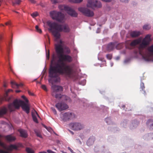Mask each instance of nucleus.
<instances>
[{
    "mask_svg": "<svg viewBox=\"0 0 153 153\" xmlns=\"http://www.w3.org/2000/svg\"><path fill=\"white\" fill-rule=\"evenodd\" d=\"M56 52L58 58L54 54L52 55L49 70V76L51 78L56 77L59 74H64L70 76L73 73L72 67L66 64V62H70L73 59L70 56L63 54V50L61 47H57Z\"/></svg>",
    "mask_w": 153,
    "mask_h": 153,
    "instance_id": "f257e3e1",
    "label": "nucleus"
},
{
    "mask_svg": "<svg viewBox=\"0 0 153 153\" xmlns=\"http://www.w3.org/2000/svg\"><path fill=\"white\" fill-rule=\"evenodd\" d=\"M47 23L49 27L48 30L52 33L54 37L55 41L61 40L60 32L68 33L70 31V27L67 24L59 25L50 21H48Z\"/></svg>",
    "mask_w": 153,
    "mask_h": 153,
    "instance_id": "f03ea898",
    "label": "nucleus"
},
{
    "mask_svg": "<svg viewBox=\"0 0 153 153\" xmlns=\"http://www.w3.org/2000/svg\"><path fill=\"white\" fill-rule=\"evenodd\" d=\"M25 101H23L20 100H15L13 103L10 104L8 106V109L10 111L14 110L16 109H18L21 106L22 108L27 114L30 112V106L28 104V101L24 95L22 96Z\"/></svg>",
    "mask_w": 153,
    "mask_h": 153,
    "instance_id": "7ed1b4c3",
    "label": "nucleus"
},
{
    "mask_svg": "<svg viewBox=\"0 0 153 153\" xmlns=\"http://www.w3.org/2000/svg\"><path fill=\"white\" fill-rule=\"evenodd\" d=\"M53 91L52 94L53 96L57 99H61L62 100H68L70 98L68 97L65 95H62L60 94H58L59 92L62 91V88L59 86L53 85L51 87Z\"/></svg>",
    "mask_w": 153,
    "mask_h": 153,
    "instance_id": "20e7f679",
    "label": "nucleus"
},
{
    "mask_svg": "<svg viewBox=\"0 0 153 153\" xmlns=\"http://www.w3.org/2000/svg\"><path fill=\"white\" fill-rule=\"evenodd\" d=\"M141 56L145 61H153V44L148 48L147 51H143Z\"/></svg>",
    "mask_w": 153,
    "mask_h": 153,
    "instance_id": "39448f33",
    "label": "nucleus"
},
{
    "mask_svg": "<svg viewBox=\"0 0 153 153\" xmlns=\"http://www.w3.org/2000/svg\"><path fill=\"white\" fill-rule=\"evenodd\" d=\"M50 15L52 18L59 22H64V16L61 12L53 11L50 12Z\"/></svg>",
    "mask_w": 153,
    "mask_h": 153,
    "instance_id": "423d86ee",
    "label": "nucleus"
},
{
    "mask_svg": "<svg viewBox=\"0 0 153 153\" xmlns=\"http://www.w3.org/2000/svg\"><path fill=\"white\" fill-rule=\"evenodd\" d=\"M151 37V34H148L146 35L143 39H141V42L140 44V48H144L149 45L152 40Z\"/></svg>",
    "mask_w": 153,
    "mask_h": 153,
    "instance_id": "0eeeda50",
    "label": "nucleus"
},
{
    "mask_svg": "<svg viewBox=\"0 0 153 153\" xmlns=\"http://www.w3.org/2000/svg\"><path fill=\"white\" fill-rule=\"evenodd\" d=\"M69 126L73 130L79 131L84 128V126L82 124L78 122L72 123L69 124Z\"/></svg>",
    "mask_w": 153,
    "mask_h": 153,
    "instance_id": "6e6552de",
    "label": "nucleus"
},
{
    "mask_svg": "<svg viewBox=\"0 0 153 153\" xmlns=\"http://www.w3.org/2000/svg\"><path fill=\"white\" fill-rule=\"evenodd\" d=\"M74 114L70 112H66L61 114L60 118L63 121H67L69 120L73 119L75 117Z\"/></svg>",
    "mask_w": 153,
    "mask_h": 153,
    "instance_id": "1a4fd4ad",
    "label": "nucleus"
},
{
    "mask_svg": "<svg viewBox=\"0 0 153 153\" xmlns=\"http://www.w3.org/2000/svg\"><path fill=\"white\" fill-rule=\"evenodd\" d=\"M55 41L56 42V43L55 45L56 51L57 47H61L63 50V54L64 52L67 54H69L70 53V49L67 47H64L63 42L61 40H58L57 41Z\"/></svg>",
    "mask_w": 153,
    "mask_h": 153,
    "instance_id": "9d476101",
    "label": "nucleus"
},
{
    "mask_svg": "<svg viewBox=\"0 0 153 153\" xmlns=\"http://www.w3.org/2000/svg\"><path fill=\"white\" fill-rule=\"evenodd\" d=\"M78 10L84 15L88 17H92L94 14V12L92 11L85 7H79L78 8Z\"/></svg>",
    "mask_w": 153,
    "mask_h": 153,
    "instance_id": "9b49d317",
    "label": "nucleus"
},
{
    "mask_svg": "<svg viewBox=\"0 0 153 153\" xmlns=\"http://www.w3.org/2000/svg\"><path fill=\"white\" fill-rule=\"evenodd\" d=\"M87 5L88 7L93 8L94 7H101L102 4L100 1L95 0H89Z\"/></svg>",
    "mask_w": 153,
    "mask_h": 153,
    "instance_id": "f8f14e48",
    "label": "nucleus"
},
{
    "mask_svg": "<svg viewBox=\"0 0 153 153\" xmlns=\"http://www.w3.org/2000/svg\"><path fill=\"white\" fill-rule=\"evenodd\" d=\"M141 42V38H139L133 40L130 44V45L131 46H134L137 45H139V52H135L134 53L136 54L137 53L140 55H141V54H142V52L143 51L142 49H143V48H140V44Z\"/></svg>",
    "mask_w": 153,
    "mask_h": 153,
    "instance_id": "ddd939ff",
    "label": "nucleus"
},
{
    "mask_svg": "<svg viewBox=\"0 0 153 153\" xmlns=\"http://www.w3.org/2000/svg\"><path fill=\"white\" fill-rule=\"evenodd\" d=\"M55 106L60 111L66 110L68 108V105L63 102H59L56 104Z\"/></svg>",
    "mask_w": 153,
    "mask_h": 153,
    "instance_id": "4468645a",
    "label": "nucleus"
},
{
    "mask_svg": "<svg viewBox=\"0 0 153 153\" xmlns=\"http://www.w3.org/2000/svg\"><path fill=\"white\" fill-rule=\"evenodd\" d=\"M66 12L70 16L76 17L77 16V13L76 11L72 9L71 7H68Z\"/></svg>",
    "mask_w": 153,
    "mask_h": 153,
    "instance_id": "2eb2a0df",
    "label": "nucleus"
},
{
    "mask_svg": "<svg viewBox=\"0 0 153 153\" xmlns=\"http://www.w3.org/2000/svg\"><path fill=\"white\" fill-rule=\"evenodd\" d=\"M32 117L33 121L36 123H38V121L37 119V117H40L37 112L35 111H33L32 113Z\"/></svg>",
    "mask_w": 153,
    "mask_h": 153,
    "instance_id": "dca6fc26",
    "label": "nucleus"
},
{
    "mask_svg": "<svg viewBox=\"0 0 153 153\" xmlns=\"http://www.w3.org/2000/svg\"><path fill=\"white\" fill-rule=\"evenodd\" d=\"M9 142H12L14 141L16 138L11 135H9L4 137Z\"/></svg>",
    "mask_w": 153,
    "mask_h": 153,
    "instance_id": "f3484780",
    "label": "nucleus"
},
{
    "mask_svg": "<svg viewBox=\"0 0 153 153\" xmlns=\"http://www.w3.org/2000/svg\"><path fill=\"white\" fill-rule=\"evenodd\" d=\"M116 46L115 43H111L108 45L107 49L109 51L112 50Z\"/></svg>",
    "mask_w": 153,
    "mask_h": 153,
    "instance_id": "a211bd4d",
    "label": "nucleus"
},
{
    "mask_svg": "<svg viewBox=\"0 0 153 153\" xmlns=\"http://www.w3.org/2000/svg\"><path fill=\"white\" fill-rule=\"evenodd\" d=\"M11 84L12 87L15 88H18L19 87L21 86L22 85V84L20 83V84H18L14 81H11Z\"/></svg>",
    "mask_w": 153,
    "mask_h": 153,
    "instance_id": "6ab92c4d",
    "label": "nucleus"
},
{
    "mask_svg": "<svg viewBox=\"0 0 153 153\" xmlns=\"http://www.w3.org/2000/svg\"><path fill=\"white\" fill-rule=\"evenodd\" d=\"M19 131L21 137H27V134L26 131L22 129H19Z\"/></svg>",
    "mask_w": 153,
    "mask_h": 153,
    "instance_id": "aec40b11",
    "label": "nucleus"
},
{
    "mask_svg": "<svg viewBox=\"0 0 153 153\" xmlns=\"http://www.w3.org/2000/svg\"><path fill=\"white\" fill-rule=\"evenodd\" d=\"M141 34V33L139 31H133L131 32L130 35L132 37H136L138 36Z\"/></svg>",
    "mask_w": 153,
    "mask_h": 153,
    "instance_id": "412c9836",
    "label": "nucleus"
},
{
    "mask_svg": "<svg viewBox=\"0 0 153 153\" xmlns=\"http://www.w3.org/2000/svg\"><path fill=\"white\" fill-rule=\"evenodd\" d=\"M7 111V108L3 107L2 108L0 109V117L5 114Z\"/></svg>",
    "mask_w": 153,
    "mask_h": 153,
    "instance_id": "4be33fe9",
    "label": "nucleus"
},
{
    "mask_svg": "<svg viewBox=\"0 0 153 153\" xmlns=\"http://www.w3.org/2000/svg\"><path fill=\"white\" fill-rule=\"evenodd\" d=\"M69 7L63 5H59V9L61 10H65L66 12Z\"/></svg>",
    "mask_w": 153,
    "mask_h": 153,
    "instance_id": "5701e85b",
    "label": "nucleus"
},
{
    "mask_svg": "<svg viewBox=\"0 0 153 153\" xmlns=\"http://www.w3.org/2000/svg\"><path fill=\"white\" fill-rule=\"evenodd\" d=\"M94 143V140L93 138H90L88 140L87 144L88 145L90 146Z\"/></svg>",
    "mask_w": 153,
    "mask_h": 153,
    "instance_id": "b1692460",
    "label": "nucleus"
},
{
    "mask_svg": "<svg viewBox=\"0 0 153 153\" xmlns=\"http://www.w3.org/2000/svg\"><path fill=\"white\" fill-rule=\"evenodd\" d=\"M143 29L146 30H148L150 29L151 27L150 25L149 24H145L143 26Z\"/></svg>",
    "mask_w": 153,
    "mask_h": 153,
    "instance_id": "393cba45",
    "label": "nucleus"
},
{
    "mask_svg": "<svg viewBox=\"0 0 153 153\" xmlns=\"http://www.w3.org/2000/svg\"><path fill=\"white\" fill-rule=\"evenodd\" d=\"M147 124L148 126L152 128L153 126V120H148L147 123Z\"/></svg>",
    "mask_w": 153,
    "mask_h": 153,
    "instance_id": "a878e982",
    "label": "nucleus"
},
{
    "mask_svg": "<svg viewBox=\"0 0 153 153\" xmlns=\"http://www.w3.org/2000/svg\"><path fill=\"white\" fill-rule=\"evenodd\" d=\"M12 97H8L7 94V95L5 94L4 96V98L3 99V100H5L6 101H10V99Z\"/></svg>",
    "mask_w": 153,
    "mask_h": 153,
    "instance_id": "bb28decb",
    "label": "nucleus"
},
{
    "mask_svg": "<svg viewBox=\"0 0 153 153\" xmlns=\"http://www.w3.org/2000/svg\"><path fill=\"white\" fill-rule=\"evenodd\" d=\"M35 132L36 134V135L37 137L41 138H42V137L40 132L36 130H35Z\"/></svg>",
    "mask_w": 153,
    "mask_h": 153,
    "instance_id": "cd10ccee",
    "label": "nucleus"
},
{
    "mask_svg": "<svg viewBox=\"0 0 153 153\" xmlns=\"http://www.w3.org/2000/svg\"><path fill=\"white\" fill-rule=\"evenodd\" d=\"M26 150L28 153H34V152L33 150L29 148H26Z\"/></svg>",
    "mask_w": 153,
    "mask_h": 153,
    "instance_id": "c85d7f7f",
    "label": "nucleus"
},
{
    "mask_svg": "<svg viewBox=\"0 0 153 153\" xmlns=\"http://www.w3.org/2000/svg\"><path fill=\"white\" fill-rule=\"evenodd\" d=\"M35 28L37 31L38 32L40 33L42 32L40 28H39L38 26L37 25L36 26Z\"/></svg>",
    "mask_w": 153,
    "mask_h": 153,
    "instance_id": "c756f323",
    "label": "nucleus"
},
{
    "mask_svg": "<svg viewBox=\"0 0 153 153\" xmlns=\"http://www.w3.org/2000/svg\"><path fill=\"white\" fill-rule=\"evenodd\" d=\"M44 126L45 128H46L47 129V130L48 131H49V132H52V130L51 127H47L46 126Z\"/></svg>",
    "mask_w": 153,
    "mask_h": 153,
    "instance_id": "7c9ffc66",
    "label": "nucleus"
},
{
    "mask_svg": "<svg viewBox=\"0 0 153 153\" xmlns=\"http://www.w3.org/2000/svg\"><path fill=\"white\" fill-rule=\"evenodd\" d=\"M50 1L53 4H56L59 2L58 0H50Z\"/></svg>",
    "mask_w": 153,
    "mask_h": 153,
    "instance_id": "2f4dec72",
    "label": "nucleus"
},
{
    "mask_svg": "<svg viewBox=\"0 0 153 153\" xmlns=\"http://www.w3.org/2000/svg\"><path fill=\"white\" fill-rule=\"evenodd\" d=\"M31 15L33 17L35 18L38 15V13L37 12H35L31 14Z\"/></svg>",
    "mask_w": 153,
    "mask_h": 153,
    "instance_id": "473e14b6",
    "label": "nucleus"
},
{
    "mask_svg": "<svg viewBox=\"0 0 153 153\" xmlns=\"http://www.w3.org/2000/svg\"><path fill=\"white\" fill-rule=\"evenodd\" d=\"M106 57L108 59H111L112 58V55L111 54H107L106 55Z\"/></svg>",
    "mask_w": 153,
    "mask_h": 153,
    "instance_id": "72a5a7b5",
    "label": "nucleus"
},
{
    "mask_svg": "<svg viewBox=\"0 0 153 153\" xmlns=\"http://www.w3.org/2000/svg\"><path fill=\"white\" fill-rule=\"evenodd\" d=\"M140 87L142 89V90H143L145 88V87L144 86V84L143 83L141 82L140 84Z\"/></svg>",
    "mask_w": 153,
    "mask_h": 153,
    "instance_id": "f704fd0d",
    "label": "nucleus"
},
{
    "mask_svg": "<svg viewBox=\"0 0 153 153\" xmlns=\"http://www.w3.org/2000/svg\"><path fill=\"white\" fill-rule=\"evenodd\" d=\"M106 122L108 124H109L110 122V120L109 118H106L105 119Z\"/></svg>",
    "mask_w": 153,
    "mask_h": 153,
    "instance_id": "c9c22d12",
    "label": "nucleus"
},
{
    "mask_svg": "<svg viewBox=\"0 0 153 153\" xmlns=\"http://www.w3.org/2000/svg\"><path fill=\"white\" fill-rule=\"evenodd\" d=\"M53 112L54 113V114H56V111L55 109V108H51Z\"/></svg>",
    "mask_w": 153,
    "mask_h": 153,
    "instance_id": "e433bc0d",
    "label": "nucleus"
},
{
    "mask_svg": "<svg viewBox=\"0 0 153 153\" xmlns=\"http://www.w3.org/2000/svg\"><path fill=\"white\" fill-rule=\"evenodd\" d=\"M42 88L45 91H47L46 87L45 85H42L41 86Z\"/></svg>",
    "mask_w": 153,
    "mask_h": 153,
    "instance_id": "4c0bfd02",
    "label": "nucleus"
},
{
    "mask_svg": "<svg viewBox=\"0 0 153 153\" xmlns=\"http://www.w3.org/2000/svg\"><path fill=\"white\" fill-rule=\"evenodd\" d=\"M47 152L48 153H56L55 152L51 150L50 149H48L47 150Z\"/></svg>",
    "mask_w": 153,
    "mask_h": 153,
    "instance_id": "58836bf2",
    "label": "nucleus"
},
{
    "mask_svg": "<svg viewBox=\"0 0 153 153\" xmlns=\"http://www.w3.org/2000/svg\"><path fill=\"white\" fill-rule=\"evenodd\" d=\"M83 0H75V3H79L82 1Z\"/></svg>",
    "mask_w": 153,
    "mask_h": 153,
    "instance_id": "ea45409f",
    "label": "nucleus"
},
{
    "mask_svg": "<svg viewBox=\"0 0 153 153\" xmlns=\"http://www.w3.org/2000/svg\"><path fill=\"white\" fill-rule=\"evenodd\" d=\"M10 91H12V90L10 89H8L7 91H5V94H6V95H7V94L8 93H9Z\"/></svg>",
    "mask_w": 153,
    "mask_h": 153,
    "instance_id": "a19ab883",
    "label": "nucleus"
},
{
    "mask_svg": "<svg viewBox=\"0 0 153 153\" xmlns=\"http://www.w3.org/2000/svg\"><path fill=\"white\" fill-rule=\"evenodd\" d=\"M76 142L78 143L81 144H82V143L81 142V141L79 139H76Z\"/></svg>",
    "mask_w": 153,
    "mask_h": 153,
    "instance_id": "79ce46f5",
    "label": "nucleus"
},
{
    "mask_svg": "<svg viewBox=\"0 0 153 153\" xmlns=\"http://www.w3.org/2000/svg\"><path fill=\"white\" fill-rule=\"evenodd\" d=\"M68 149L72 153H75V152H73V151L72 149L70 147H68Z\"/></svg>",
    "mask_w": 153,
    "mask_h": 153,
    "instance_id": "37998d69",
    "label": "nucleus"
},
{
    "mask_svg": "<svg viewBox=\"0 0 153 153\" xmlns=\"http://www.w3.org/2000/svg\"><path fill=\"white\" fill-rule=\"evenodd\" d=\"M46 58L48 59H49V51H48V55H46Z\"/></svg>",
    "mask_w": 153,
    "mask_h": 153,
    "instance_id": "c03bdc74",
    "label": "nucleus"
},
{
    "mask_svg": "<svg viewBox=\"0 0 153 153\" xmlns=\"http://www.w3.org/2000/svg\"><path fill=\"white\" fill-rule=\"evenodd\" d=\"M15 3L17 4H19L20 2V0H15Z\"/></svg>",
    "mask_w": 153,
    "mask_h": 153,
    "instance_id": "a18cd8bd",
    "label": "nucleus"
},
{
    "mask_svg": "<svg viewBox=\"0 0 153 153\" xmlns=\"http://www.w3.org/2000/svg\"><path fill=\"white\" fill-rule=\"evenodd\" d=\"M102 1L105 2H108L111 1L112 0H101Z\"/></svg>",
    "mask_w": 153,
    "mask_h": 153,
    "instance_id": "49530a36",
    "label": "nucleus"
},
{
    "mask_svg": "<svg viewBox=\"0 0 153 153\" xmlns=\"http://www.w3.org/2000/svg\"><path fill=\"white\" fill-rule=\"evenodd\" d=\"M29 1L32 3H35L36 2L34 0H29Z\"/></svg>",
    "mask_w": 153,
    "mask_h": 153,
    "instance_id": "de8ad7c7",
    "label": "nucleus"
},
{
    "mask_svg": "<svg viewBox=\"0 0 153 153\" xmlns=\"http://www.w3.org/2000/svg\"><path fill=\"white\" fill-rule=\"evenodd\" d=\"M98 59L99 60H101V61H103V59L102 58H100L99 56H98Z\"/></svg>",
    "mask_w": 153,
    "mask_h": 153,
    "instance_id": "09e8293b",
    "label": "nucleus"
},
{
    "mask_svg": "<svg viewBox=\"0 0 153 153\" xmlns=\"http://www.w3.org/2000/svg\"><path fill=\"white\" fill-rule=\"evenodd\" d=\"M70 2L75 3V0H68Z\"/></svg>",
    "mask_w": 153,
    "mask_h": 153,
    "instance_id": "8fccbe9b",
    "label": "nucleus"
},
{
    "mask_svg": "<svg viewBox=\"0 0 153 153\" xmlns=\"http://www.w3.org/2000/svg\"><path fill=\"white\" fill-rule=\"evenodd\" d=\"M5 24H6V25H10V22H6L5 23Z\"/></svg>",
    "mask_w": 153,
    "mask_h": 153,
    "instance_id": "3c124183",
    "label": "nucleus"
},
{
    "mask_svg": "<svg viewBox=\"0 0 153 153\" xmlns=\"http://www.w3.org/2000/svg\"><path fill=\"white\" fill-rule=\"evenodd\" d=\"M100 32V30L99 28H98L96 31V33H99Z\"/></svg>",
    "mask_w": 153,
    "mask_h": 153,
    "instance_id": "603ef678",
    "label": "nucleus"
},
{
    "mask_svg": "<svg viewBox=\"0 0 153 153\" xmlns=\"http://www.w3.org/2000/svg\"><path fill=\"white\" fill-rule=\"evenodd\" d=\"M120 0L122 1H124L125 2H127V1H128L129 0Z\"/></svg>",
    "mask_w": 153,
    "mask_h": 153,
    "instance_id": "864d4df0",
    "label": "nucleus"
},
{
    "mask_svg": "<svg viewBox=\"0 0 153 153\" xmlns=\"http://www.w3.org/2000/svg\"><path fill=\"white\" fill-rule=\"evenodd\" d=\"M39 153H47L46 152L43 151L39 152Z\"/></svg>",
    "mask_w": 153,
    "mask_h": 153,
    "instance_id": "5fc2aeb1",
    "label": "nucleus"
},
{
    "mask_svg": "<svg viewBox=\"0 0 153 153\" xmlns=\"http://www.w3.org/2000/svg\"><path fill=\"white\" fill-rule=\"evenodd\" d=\"M82 85H85V80H84V82L82 84H81Z\"/></svg>",
    "mask_w": 153,
    "mask_h": 153,
    "instance_id": "6e6d98bb",
    "label": "nucleus"
},
{
    "mask_svg": "<svg viewBox=\"0 0 153 153\" xmlns=\"http://www.w3.org/2000/svg\"><path fill=\"white\" fill-rule=\"evenodd\" d=\"M28 93L30 95H32L33 94L31 93L30 91H28Z\"/></svg>",
    "mask_w": 153,
    "mask_h": 153,
    "instance_id": "4d7b16f0",
    "label": "nucleus"
},
{
    "mask_svg": "<svg viewBox=\"0 0 153 153\" xmlns=\"http://www.w3.org/2000/svg\"><path fill=\"white\" fill-rule=\"evenodd\" d=\"M48 81H49V82H50V83H52V84L53 83H52V82H51V79H49V80H48Z\"/></svg>",
    "mask_w": 153,
    "mask_h": 153,
    "instance_id": "13d9d810",
    "label": "nucleus"
},
{
    "mask_svg": "<svg viewBox=\"0 0 153 153\" xmlns=\"http://www.w3.org/2000/svg\"><path fill=\"white\" fill-rule=\"evenodd\" d=\"M3 86L4 87H6L7 86V84L6 83H4L3 85Z\"/></svg>",
    "mask_w": 153,
    "mask_h": 153,
    "instance_id": "bf43d9fd",
    "label": "nucleus"
},
{
    "mask_svg": "<svg viewBox=\"0 0 153 153\" xmlns=\"http://www.w3.org/2000/svg\"><path fill=\"white\" fill-rule=\"evenodd\" d=\"M119 58H120L118 56H117L116 58L115 59L116 60H118L119 59Z\"/></svg>",
    "mask_w": 153,
    "mask_h": 153,
    "instance_id": "052dcab7",
    "label": "nucleus"
},
{
    "mask_svg": "<svg viewBox=\"0 0 153 153\" xmlns=\"http://www.w3.org/2000/svg\"><path fill=\"white\" fill-rule=\"evenodd\" d=\"M110 65H111V67H112L113 65V63L112 62H111L110 63Z\"/></svg>",
    "mask_w": 153,
    "mask_h": 153,
    "instance_id": "680f3d73",
    "label": "nucleus"
},
{
    "mask_svg": "<svg viewBox=\"0 0 153 153\" xmlns=\"http://www.w3.org/2000/svg\"><path fill=\"white\" fill-rule=\"evenodd\" d=\"M21 91L20 90H16V93H18V92H20Z\"/></svg>",
    "mask_w": 153,
    "mask_h": 153,
    "instance_id": "e2e57ef3",
    "label": "nucleus"
},
{
    "mask_svg": "<svg viewBox=\"0 0 153 153\" xmlns=\"http://www.w3.org/2000/svg\"><path fill=\"white\" fill-rule=\"evenodd\" d=\"M61 152L62 153H67L66 152H64L63 151H62Z\"/></svg>",
    "mask_w": 153,
    "mask_h": 153,
    "instance_id": "0e129e2a",
    "label": "nucleus"
},
{
    "mask_svg": "<svg viewBox=\"0 0 153 153\" xmlns=\"http://www.w3.org/2000/svg\"><path fill=\"white\" fill-rule=\"evenodd\" d=\"M3 137V136H2L1 135V134H0V138L1 137Z\"/></svg>",
    "mask_w": 153,
    "mask_h": 153,
    "instance_id": "69168bd1",
    "label": "nucleus"
},
{
    "mask_svg": "<svg viewBox=\"0 0 153 153\" xmlns=\"http://www.w3.org/2000/svg\"><path fill=\"white\" fill-rule=\"evenodd\" d=\"M71 134H74V133H73V131H71Z\"/></svg>",
    "mask_w": 153,
    "mask_h": 153,
    "instance_id": "338daca9",
    "label": "nucleus"
},
{
    "mask_svg": "<svg viewBox=\"0 0 153 153\" xmlns=\"http://www.w3.org/2000/svg\"><path fill=\"white\" fill-rule=\"evenodd\" d=\"M122 107L123 108H124L125 107V105H123V106H122Z\"/></svg>",
    "mask_w": 153,
    "mask_h": 153,
    "instance_id": "774afa93",
    "label": "nucleus"
}]
</instances>
